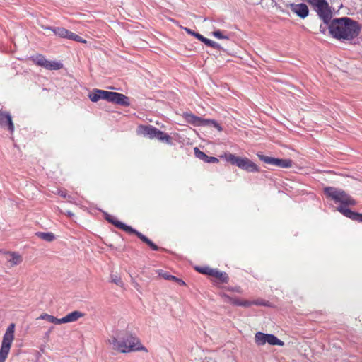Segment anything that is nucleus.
Masks as SVG:
<instances>
[{
  "mask_svg": "<svg viewBox=\"0 0 362 362\" xmlns=\"http://www.w3.org/2000/svg\"><path fill=\"white\" fill-rule=\"evenodd\" d=\"M69 40H74V41H76V42H82V43H86V40H83L80 36L73 33L71 32L70 33V35H69Z\"/></svg>",
  "mask_w": 362,
  "mask_h": 362,
  "instance_id": "nucleus-30",
  "label": "nucleus"
},
{
  "mask_svg": "<svg viewBox=\"0 0 362 362\" xmlns=\"http://www.w3.org/2000/svg\"><path fill=\"white\" fill-rule=\"evenodd\" d=\"M0 127L6 128L11 134H13L15 130L11 113L7 111H3L1 109H0Z\"/></svg>",
  "mask_w": 362,
  "mask_h": 362,
  "instance_id": "nucleus-9",
  "label": "nucleus"
},
{
  "mask_svg": "<svg viewBox=\"0 0 362 362\" xmlns=\"http://www.w3.org/2000/svg\"><path fill=\"white\" fill-rule=\"evenodd\" d=\"M194 36L204 43L205 42V40L206 39V37H204L198 33H195V35Z\"/></svg>",
  "mask_w": 362,
  "mask_h": 362,
  "instance_id": "nucleus-35",
  "label": "nucleus"
},
{
  "mask_svg": "<svg viewBox=\"0 0 362 362\" xmlns=\"http://www.w3.org/2000/svg\"><path fill=\"white\" fill-rule=\"evenodd\" d=\"M257 156L259 159L264 163L277 167L279 158L265 156L262 152H258Z\"/></svg>",
  "mask_w": 362,
  "mask_h": 362,
  "instance_id": "nucleus-18",
  "label": "nucleus"
},
{
  "mask_svg": "<svg viewBox=\"0 0 362 362\" xmlns=\"http://www.w3.org/2000/svg\"><path fill=\"white\" fill-rule=\"evenodd\" d=\"M67 215H68L69 216H74V214H73L72 212H71V211H68V212H67Z\"/></svg>",
  "mask_w": 362,
  "mask_h": 362,
  "instance_id": "nucleus-40",
  "label": "nucleus"
},
{
  "mask_svg": "<svg viewBox=\"0 0 362 362\" xmlns=\"http://www.w3.org/2000/svg\"><path fill=\"white\" fill-rule=\"evenodd\" d=\"M221 158H224L226 161L230 163L233 165H235L247 173L260 172V168L257 166V165L250 160L248 158L240 157L230 153H224Z\"/></svg>",
  "mask_w": 362,
  "mask_h": 362,
  "instance_id": "nucleus-5",
  "label": "nucleus"
},
{
  "mask_svg": "<svg viewBox=\"0 0 362 362\" xmlns=\"http://www.w3.org/2000/svg\"><path fill=\"white\" fill-rule=\"evenodd\" d=\"M194 153L196 158L203 160L206 163H218V159L214 156H209L204 151L199 149L197 147L194 148Z\"/></svg>",
  "mask_w": 362,
  "mask_h": 362,
  "instance_id": "nucleus-15",
  "label": "nucleus"
},
{
  "mask_svg": "<svg viewBox=\"0 0 362 362\" xmlns=\"http://www.w3.org/2000/svg\"><path fill=\"white\" fill-rule=\"evenodd\" d=\"M107 245V247H109L111 249H114V246L112 244H106Z\"/></svg>",
  "mask_w": 362,
  "mask_h": 362,
  "instance_id": "nucleus-39",
  "label": "nucleus"
},
{
  "mask_svg": "<svg viewBox=\"0 0 362 362\" xmlns=\"http://www.w3.org/2000/svg\"><path fill=\"white\" fill-rule=\"evenodd\" d=\"M59 194L61 197H64V198H65V197H66V192H64L59 191Z\"/></svg>",
  "mask_w": 362,
  "mask_h": 362,
  "instance_id": "nucleus-38",
  "label": "nucleus"
},
{
  "mask_svg": "<svg viewBox=\"0 0 362 362\" xmlns=\"http://www.w3.org/2000/svg\"><path fill=\"white\" fill-rule=\"evenodd\" d=\"M213 35L218 39H228V37L223 35L220 30H216L213 32Z\"/></svg>",
  "mask_w": 362,
  "mask_h": 362,
  "instance_id": "nucleus-31",
  "label": "nucleus"
},
{
  "mask_svg": "<svg viewBox=\"0 0 362 362\" xmlns=\"http://www.w3.org/2000/svg\"><path fill=\"white\" fill-rule=\"evenodd\" d=\"M46 29L52 30L57 35L64 37V38H69V35L71 31L64 28H46Z\"/></svg>",
  "mask_w": 362,
  "mask_h": 362,
  "instance_id": "nucleus-21",
  "label": "nucleus"
},
{
  "mask_svg": "<svg viewBox=\"0 0 362 362\" xmlns=\"http://www.w3.org/2000/svg\"><path fill=\"white\" fill-rule=\"evenodd\" d=\"M158 274L160 276H162L165 280H171L173 281H175V280H178V277L170 274L168 272H165L163 270H159Z\"/></svg>",
  "mask_w": 362,
  "mask_h": 362,
  "instance_id": "nucleus-27",
  "label": "nucleus"
},
{
  "mask_svg": "<svg viewBox=\"0 0 362 362\" xmlns=\"http://www.w3.org/2000/svg\"><path fill=\"white\" fill-rule=\"evenodd\" d=\"M85 314L78 310H74L62 317L63 324L77 321L79 318L83 317Z\"/></svg>",
  "mask_w": 362,
  "mask_h": 362,
  "instance_id": "nucleus-16",
  "label": "nucleus"
},
{
  "mask_svg": "<svg viewBox=\"0 0 362 362\" xmlns=\"http://www.w3.org/2000/svg\"><path fill=\"white\" fill-rule=\"evenodd\" d=\"M50 332V330H49L48 332H46V335H48Z\"/></svg>",
  "mask_w": 362,
  "mask_h": 362,
  "instance_id": "nucleus-41",
  "label": "nucleus"
},
{
  "mask_svg": "<svg viewBox=\"0 0 362 362\" xmlns=\"http://www.w3.org/2000/svg\"><path fill=\"white\" fill-rule=\"evenodd\" d=\"M328 28L330 35L339 40H352L360 33L358 23L347 17L334 18L329 24Z\"/></svg>",
  "mask_w": 362,
  "mask_h": 362,
  "instance_id": "nucleus-2",
  "label": "nucleus"
},
{
  "mask_svg": "<svg viewBox=\"0 0 362 362\" xmlns=\"http://www.w3.org/2000/svg\"><path fill=\"white\" fill-rule=\"evenodd\" d=\"M62 66L63 65L60 62L47 60L44 68L48 70H59L62 69Z\"/></svg>",
  "mask_w": 362,
  "mask_h": 362,
  "instance_id": "nucleus-22",
  "label": "nucleus"
},
{
  "mask_svg": "<svg viewBox=\"0 0 362 362\" xmlns=\"http://www.w3.org/2000/svg\"><path fill=\"white\" fill-rule=\"evenodd\" d=\"M204 44L218 49H221V46L219 44L207 38L206 39Z\"/></svg>",
  "mask_w": 362,
  "mask_h": 362,
  "instance_id": "nucleus-29",
  "label": "nucleus"
},
{
  "mask_svg": "<svg viewBox=\"0 0 362 362\" xmlns=\"http://www.w3.org/2000/svg\"><path fill=\"white\" fill-rule=\"evenodd\" d=\"M34 61L37 65L45 67L47 59L44 57L40 55L37 56Z\"/></svg>",
  "mask_w": 362,
  "mask_h": 362,
  "instance_id": "nucleus-28",
  "label": "nucleus"
},
{
  "mask_svg": "<svg viewBox=\"0 0 362 362\" xmlns=\"http://www.w3.org/2000/svg\"><path fill=\"white\" fill-rule=\"evenodd\" d=\"M104 218L110 223L115 226L116 228L122 230L123 231L135 235L138 238H139L144 243L147 245L153 251H159L164 250L163 248L158 246L155 243H153L150 238L144 235L140 231L134 228L131 226L127 225V223L117 219L112 215L108 214L106 211H103Z\"/></svg>",
  "mask_w": 362,
  "mask_h": 362,
  "instance_id": "nucleus-3",
  "label": "nucleus"
},
{
  "mask_svg": "<svg viewBox=\"0 0 362 362\" xmlns=\"http://www.w3.org/2000/svg\"><path fill=\"white\" fill-rule=\"evenodd\" d=\"M255 341L258 346H263L267 343L272 346H283L284 345V342L274 334L263 333L262 332H256Z\"/></svg>",
  "mask_w": 362,
  "mask_h": 362,
  "instance_id": "nucleus-8",
  "label": "nucleus"
},
{
  "mask_svg": "<svg viewBox=\"0 0 362 362\" xmlns=\"http://www.w3.org/2000/svg\"><path fill=\"white\" fill-rule=\"evenodd\" d=\"M39 319L45 320L48 321L49 322L54 323L55 325L63 324L62 317L57 318L56 317L49 315L47 313H43L40 317Z\"/></svg>",
  "mask_w": 362,
  "mask_h": 362,
  "instance_id": "nucleus-20",
  "label": "nucleus"
},
{
  "mask_svg": "<svg viewBox=\"0 0 362 362\" xmlns=\"http://www.w3.org/2000/svg\"><path fill=\"white\" fill-rule=\"evenodd\" d=\"M293 161L291 158H280L277 167L281 168H289L292 166Z\"/></svg>",
  "mask_w": 362,
  "mask_h": 362,
  "instance_id": "nucleus-25",
  "label": "nucleus"
},
{
  "mask_svg": "<svg viewBox=\"0 0 362 362\" xmlns=\"http://www.w3.org/2000/svg\"><path fill=\"white\" fill-rule=\"evenodd\" d=\"M289 7L292 12L301 18H305L308 16L309 10L305 4H291Z\"/></svg>",
  "mask_w": 362,
  "mask_h": 362,
  "instance_id": "nucleus-13",
  "label": "nucleus"
},
{
  "mask_svg": "<svg viewBox=\"0 0 362 362\" xmlns=\"http://www.w3.org/2000/svg\"><path fill=\"white\" fill-rule=\"evenodd\" d=\"M211 276L214 277L212 280L214 285L218 286L219 284H228L229 276L226 272L220 271L214 268Z\"/></svg>",
  "mask_w": 362,
  "mask_h": 362,
  "instance_id": "nucleus-12",
  "label": "nucleus"
},
{
  "mask_svg": "<svg viewBox=\"0 0 362 362\" xmlns=\"http://www.w3.org/2000/svg\"><path fill=\"white\" fill-rule=\"evenodd\" d=\"M222 296H223V298H224L225 301L226 303H230V304H231L233 305H235V306H240V307H244V308H249L252 305H253L252 301L243 300H240L239 298H233V297L230 296L229 295H228L226 293H223Z\"/></svg>",
  "mask_w": 362,
  "mask_h": 362,
  "instance_id": "nucleus-14",
  "label": "nucleus"
},
{
  "mask_svg": "<svg viewBox=\"0 0 362 362\" xmlns=\"http://www.w3.org/2000/svg\"><path fill=\"white\" fill-rule=\"evenodd\" d=\"M194 269H195V271H197V272H199L202 274L211 276L214 268H211L208 266H204V267L195 266Z\"/></svg>",
  "mask_w": 362,
  "mask_h": 362,
  "instance_id": "nucleus-24",
  "label": "nucleus"
},
{
  "mask_svg": "<svg viewBox=\"0 0 362 362\" xmlns=\"http://www.w3.org/2000/svg\"><path fill=\"white\" fill-rule=\"evenodd\" d=\"M109 93L108 101L113 104H116L122 107H129L130 105L129 98L119 92H112Z\"/></svg>",
  "mask_w": 362,
  "mask_h": 362,
  "instance_id": "nucleus-10",
  "label": "nucleus"
},
{
  "mask_svg": "<svg viewBox=\"0 0 362 362\" xmlns=\"http://www.w3.org/2000/svg\"><path fill=\"white\" fill-rule=\"evenodd\" d=\"M181 28H182V29H184V30H185L188 34L192 35H193V36L195 35V32H194V31H193L192 30H191V29H189V28H184V27H182V26H181Z\"/></svg>",
  "mask_w": 362,
  "mask_h": 362,
  "instance_id": "nucleus-36",
  "label": "nucleus"
},
{
  "mask_svg": "<svg viewBox=\"0 0 362 362\" xmlns=\"http://www.w3.org/2000/svg\"><path fill=\"white\" fill-rule=\"evenodd\" d=\"M226 290L230 292L242 293V289L240 286H228L226 288Z\"/></svg>",
  "mask_w": 362,
  "mask_h": 362,
  "instance_id": "nucleus-32",
  "label": "nucleus"
},
{
  "mask_svg": "<svg viewBox=\"0 0 362 362\" xmlns=\"http://www.w3.org/2000/svg\"><path fill=\"white\" fill-rule=\"evenodd\" d=\"M252 303L255 305L268 306V302L264 300H253Z\"/></svg>",
  "mask_w": 362,
  "mask_h": 362,
  "instance_id": "nucleus-33",
  "label": "nucleus"
},
{
  "mask_svg": "<svg viewBox=\"0 0 362 362\" xmlns=\"http://www.w3.org/2000/svg\"><path fill=\"white\" fill-rule=\"evenodd\" d=\"M93 90L98 91V90H100L96 88V89H94Z\"/></svg>",
  "mask_w": 362,
  "mask_h": 362,
  "instance_id": "nucleus-42",
  "label": "nucleus"
},
{
  "mask_svg": "<svg viewBox=\"0 0 362 362\" xmlns=\"http://www.w3.org/2000/svg\"><path fill=\"white\" fill-rule=\"evenodd\" d=\"M112 282L115 283L117 285H119L122 284V280L120 277H118L117 276H112Z\"/></svg>",
  "mask_w": 362,
  "mask_h": 362,
  "instance_id": "nucleus-34",
  "label": "nucleus"
},
{
  "mask_svg": "<svg viewBox=\"0 0 362 362\" xmlns=\"http://www.w3.org/2000/svg\"><path fill=\"white\" fill-rule=\"evenodd\" d=\"M10 255L11 257L10 259V262L12 265H18L21 262V257L19 255L18 252H10Z\"/></svg>",
  "mask_w": 362,
  "mask_h": 362,
  "instance_id": "nucleus-26",
  "label": "nucleus"
},
{
  "mask_svg": "<svg viewBox=\"0 0 362 362\" xmlns=\"http://www.w3.org/2000/svg\"><path fill=\"white\" fill-rule=\"evenodd\" d=\"M182 116L186 122L194 127H204L205 118L197 116L191 112H184Z\"/></svg>",
  "mask_w": 362,
  "mask_h": 362,
  "instance_id": "nucleus-11",
  "label": "nucleus"
},
{
  "mask_svg": "<svg viewBox=\"0 0 362 362\" xmlns=\"http://www.w3.org/2000/svg\"><path fill=\"white\" fill-rule=\"evenodd\" d=\"M175 282H177L180 286H185L186 284L185 282L182 279H179V278H178V280H175Z\"/></svg>",
  "mask_w": 362,
  "mask_h": 362,
  "instance_id": "nucleus-37",
  "label": "nucleus"
},
{
  "mask_svg": "<svg viewBox=\"0 0 362 362\" xmlns=\"http://www.w3.org/2000/svg\"><path fill=\"white\" fill-rule=\"evenodd\" d=\"M323 192L327 199L339 204L337 207V211L353 221L362 223V213L349 208V206H356L357 204L351 195L341 189L331 186L324 187Z\"/></svg>",
  "mask_w": 362,
  "mask_h": 362,
  "instance_id": "nucleus-1",
  "label": "nucleus"
},
{
  "mask_svg": "<svg viewBox=\"0 0 362 362\" xmlns=\"http://www.w3.org/2000/svg\"><path fill=\"white\" fill-rule=\"evenodd\" d=\"M213 127L216 129L218 132L223 131L222 126L215 119H205L204 121V127Z\"/></svg>",
  "mask_w": 362,
  "mask_h": 362,
  "instance_id": "nucleus-23",
  "label": "nucleus"
},
{
  "mask_svg": "<svg viewBox=\"0 0 362 362\" xmlns=\"http://www.w3.org/2000/svg\"><path fill=\"white\" fill-rule=\"evenodd\" d=\"M15 324L11 323L4 334L0 346V362H5L10 352L14 339Z\"/></svg>",
  "mask_w": 362,
  "mask_h": 362,
  "instance_id": "nucleus-7",
  "label": "nucleus"
},
{
  "mask_svg": "<svg viewBox=\"0 0 362 362\" xmlns=\"http://www.w3.org/2000/svg\"><path fill=\"white\" fill-rule=\"evenodd\" d=\"M137 133L150 139H157L158 141L165 144H172V138L168 134L152 125H139Z\"/></svg>",
  "mask_w": 362,
  "mask_h": 362,
  "instance_id": "nucleus-6",
  "label": "nucleus"
},
{
  "mask_svg": "<svg viewBox=\"0 0 362 362\" xmlns=\"http://www.w3.org/2000/svg\"><path fill=\"white\" fill-rule=\"evenodd\" d=\"M35 235L37 238L49 243L52 242L56 238L55 235L52 232L38 231L35 233Z\"/></svg>",
  "mask_w": 362,
  "mask_h": 362,
  "instance_id": "nucleus-19",
  "label": "nucleus"
},
{
  "mask_svg": "<svg viewBox=\"0 0 362 362\" xmlns=\"http://www.w3.org/2000/svg\"><path fill=\"white\" fill-rule=\"evenodd\" d=\"M112 344L121 353H129L133 351H144L147 352V349L143 346L139 339L133 334L127 332L120 339L113 337Z\"/></svg>",
  "mask_w": 362,
  "mask_h": 362,
  "instance_id": "nucleus-4",
  "label": "nucleus"
},
{
  "mask_svg": "<svg viewBox=\"0 0 362 362\" xmlns=\"http://www.w3.org/2000/svg\"><path fill=\"white\" fill-rule=\"evenodd\" d=\"M109 92H88V97L93 103L100 100L108 101Z\"/></svg>",
  "mask_w": 362,
  "mask_h": 362,
  "instance_id": "nucleus-17",
  "label": "nucleus"
}]
</instances>
